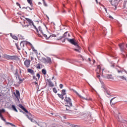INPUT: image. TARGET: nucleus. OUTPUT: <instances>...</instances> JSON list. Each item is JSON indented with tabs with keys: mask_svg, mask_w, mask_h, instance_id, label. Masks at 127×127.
Here are the masks:
<instances>
[{
	"mask_svg": "<svg viewBox=\"0 0 127 127\" xmlns=\"http://www.w3.org/2000/svg\"><path fill=\"white\" fill-rule=\"evenodd\" d=\"M3 58L6 60H12V61H19V58L17 56H9L8 55L4 54L3 55Z\"/></svg>",
	"mask_w": 127,
	"mask_h": 127,
	"instance_id": "obj_1",
	"label": "nucleus"
},
{
	"mask_svg": "<svg viewBox=\"0 0 127 127\" xmlns=\"http://www.w3.org/2000/svg\"><path fill=\"white\" fill-rule=\"evenodd\" d=\"M104 72H107L106 68H102V65L101 64L98 65L96 68V73H97V74H101V73L102 76H104Z\"/></svg>",
	"mask_w": 127,
	"mask_h": 127,
	"instance_id": "obj_2",
	"label": "nucleus"
},
{
	"mask_svg": "<svg viewBox=\"0 0 127 127\" xmlns=\"http://www.w3.org/2000/svg\"><path fill=\"white\" fill-rule=\"evenodd\" d=\"M39 60H41V61H42V62L43 63H45V64H52V61H51V58L49 57H47V58L44 57H39Z\"/></svg>",
	"mask_w": 127,
	"mask_h": 127,
	"instance_id": "obj_3",
	"label": "nucleus"
},
{
	"mask_svg": "<svg viewBox=\"0 0 127 127\" xmlns=\"http://www.w3.org/2000/svg\"><path fill=\"white\" fill-rule=\"evenodd\" d=\"M27 115H26L27 118L28 119V120H30L32 123H34V124H36L38 125V126H39L38 123H37V122L35 121L34 119H32V115L30 113L28 112L27 113Z\"/></svg>",
	"mask_w": 127,
	"mask_h": 127,
	"instance_id": "obj_4",
	"label": "nucleus"
},
{
	"mask_svg": "<svg viewBox=\"0 0 127 127\" xmlns=\"http://www.w3.org/2000/svg\"><path fill=\"white\" fill-rule=\"evenodd\" d=\"M66 40H67L69 43L72 44V45H74V46H76V47H79V45L76 42V40L75 39H69L68 38H67Z\"/></svg>",
	"mask_w": 127,
	"mask_h": 127,
	"instance_id": "obj_5",
	"label": "nucleus"
},
{
	"mask_svg": "<svg viewBox=\"0 0 127 127\" xmlns=\"http://www.w3.org/2000/svg\"><path fill=\"white\" fill-rule=\"evenodd\" d=\"M64 101L67 104V107H72V101H71L70 97H67V96H65Z\"/></svg>",
	"mask_w": 127,
	"mask_h": 127,
	"instance_id": "obj_6",
	"label": "nucleus"
},
{
	"mask_svg": "<svg viewBox=\"0 0 127 127\" xmlns=\"http://www.w3.org/2000/svg\"><path fill=\"white\" fill-rule=\"evenodd\" d=\"M31 61H33L32 64H37V62H36V60L34 59L33 57H31ZM31 61L29 59L26 60L24 62V64H30V62H31Z\"/></svg>",
	"mask_w": 127,
	"mask_h": 127,
	"instance_id": "obj_7",
	"label": "nucleus"
},
{
	"mask_svg": "<svg viewBox=\"0 0 127 127\" xmlns=\"http://www.w3.org/2000/svg\"><path fill=\"white\" fill-rule=\"evenodd\" d=\"M111 67L116 69V70H117L118 73H122V68L121 66L117 65V64H112Z\"/></svg>",
	"mask_w": 127,
	"mask_h": 127,
	"instance_id": "obj_8",
	"label": "nucleus"
},
{
	"mask_svg": "<svg viewBox=\"0 0 127 127\" xmlns=\"http://www.w3.org/2000/svg\"><path fill=\"white\" fill-rule=\"evenodd\" d=\"M31 44L30 43L27 42V41H21L20 44V47L21 48H23L24 47V46H26L27 44Z\"/></svg>",
	"mask_w": 127,
	"mask_h": 127,
	"instance_id": "obj_9",
	"label": "nucleus"
},
{
	"mask_svg": "<svg viewBox=\"0 0 127 127\" xmlns=\"http://www.w3.org/2000/svg\"><path fill=\"white\" fill-rule=\"evenodd\" d=\"M47 84H48L49 87H54V83L51 81V79H47Z\"/></svg>",
	"mask_w": 127,
	"mask_h": 127,
	"instance_id": "obj_10",
	"label": "nucleus"
},
{
	"mask_svg": "<svg viewBox=\"0 0 127 127\" xmlns=\"http://www.w3.org/2000/svg\"><path fill=\"white\" fill-rule=\"evenodd\" d=\"M26 20L27 21L28 24L27 25H25V26H29V25L33 24V21H32V20H31L30 19L28 18H25Z\"/></svg>",
	"mask_w": 127,
	"mask_h": 127,
	"instance_id": "obj_11",
	"label": "nucleus"
},
{
	"mask_svg": "<svg viewBox=\"0 0 127 127\" xmlns=\"http://www.w3.org/2000/svg\"><path fill=\"white\" fill-rule=\"evenodd\" d=\"M119 46L121 49V51L122 52H125V44L124 43H121L119 44Z\"/></svg>",
	"mask_w": 127,
	"mask_h": 127,
	"instance_id": "obj_12",
	"label": "nucleus"
},
{
	"mask_svg": "<svg viewBox=\"0 0 127 127\" xmlns=\"http://www.w3.org/2000/svg\"><path fill=\"white\" fill-rule=\"evenodd\" d=\"M67 33H68V32H65L63 36L59 37V38L58 39V40H61L62 39H63V38H66V37H67Z\"/></svg>",
	"mask_w": 127,
	"mask_h": 127,
	"instance_id": "obj_13",
	"label": "nucleus"
},
{
	"mask_svg": "<svg viewBox=\"0 0 127 127\" xmlns=\"http://www.w3.org/2000/svg\"><path fill=\"white\" fill-rule=\"evenodd\" d=\"M19 107L20 108V109L23 110V111H24V112H25V113H28V111H27V110H26V109H25L24 108V107L23 106H22V105L19 104Z\"/></svg>",
	"mask_w": 127,
	"mask_h": 127,
	"instance_id": "obj_14",
	"label": "nucleus"
},
{
	"mask_svg": "<svg viewBox=\"0 0 127 127\" xmlns=\"http://www.w3.org/2000/svg\"><path fill=\"white\" fill-rule=\"evenodd\" d=\"M15 92L16 94H15V97L16 99H18V98L20 97V93H19V91H18V90H16Z\"/></svg>",
	"mask_w": 127,
	"mask_h": 127,
	"instance_id": "obj_15",
	"label": "nucleus"
},
{
	"mask_svg": "<svg viewBox=\"0 0 127 127\" xmlns=\"http://www.w3.org/2000/svg\"><path fill=\"white\" fill-rule=\"evenodd\" d=\"M14 74L15 75L16 79H17V78H19V74H18V71L17 69H16L14 70Z\"/></svg>",
	"mask_w": 127,
	"mask_h": 127,
	"instance_id": "obj_16",
	"label": "nucleus"
},
{
	"mask_svg": "<svg viewBox=\"0 0 127 127\" xmlns=\"http://www.w3.org/2000/svg\"><path fill=\"white\" fill-rule=\"evenodd\" d=\"M72 91L74 93H75V94H76V95H77V96H78V97H80L81 99H83L84 100H87V99H86V98L83 97L82 96H81V95H80V94H79L78 93L77 91H76V90L72 89Z\"/></svg>",
	"mask_w": 127,
	"mask_h": 127,
	"instance_id": "obj_17",
	"label": "nucleus"
},
{
	"mask_svg": "<svg viewBox=\"0 0 127 127\" xmlns=\"http://www.w3.org/2000/svg\"><path fill=\"white\" fill-rule=\"evenodd\" d=\"M10 36L13 38V39H14L15 40H17L18 38L15 35H14L12 34V33H10Z\"/></svg>",
	"mask_w": 127,
	"mask_h": 127,
	"instance_id": "obj_18",
	"label": "nucleus"
},
{
	"mask_svg": "<svg viewBox=\"0 0 127 127\" xmlns=\"http://www.w3.org/2000/svg\"><path fill=\"white\" fill-rule=\"evenodd\" d=\"M107 79H110L111 80H114V77L112 74H107Z\"/></svg>",
	"mask_w": 127,
	"mask_h": 127,
	"instance_id": "obj_19",
	"label": "nucleus"
},
{
	"mask_svg": "<svg viewBox=\"0 0 127 127\" xmlns=\"http://www.w3.org/2000/svg\"><path fill=\"white\" fill-rule=\"evenodd\" d=\"M28 73H30L31 75H34V71L30 68L28 69Z\"/></svg>",
	"mask_w": 127,
	"mask_h": 127,
	"instance_id": "obj_20",
	"label": "nucleus"
},
{
	"mask_svg": "<svg viewBox=\"0 0 127 127\" xmlns=\"http://www.w3.org/2000/svg\"><path fill=\"white\" fill-rule=\"evenodd\" d=\"M104 92L105 94L107 96V97H110V96H111V93H110V91L108 90V89Z\"/></svg>",
	"mask_w": 127,
	"mask_h": 127,
	"instance_id": "obj_21",
	"label": "nucleus"
},
{
	"mask_svg": "<svg viewBox=\"0 0 127 127\" xmlns=\"http://www.w3.org/2000/svg\"><path fill=\"white\" fill-rule=\"evenodd\" d=\"M118 77V78H120V79H121L122 80H124V81H127V78H126L125 76H119Z\"/></svg>",
	"mask_w": 127,
	"mask_h": 127,
	"instance_id": "obj_22",
	"label": "nucleus"
},
{
	"mask_svg": "<svg viewBox=\"0 0 127 127\" xmlns=\"http://www.w3.org/2000/svg\"><path fill=\"white\" fill-rule=\"evenodd\" d=\"M27 2L30 5H31V7L33 6V4L32 3V0H27Z\"/></svg>",
	"mask_w": 127,
	"mask_h": 127,
	"instance_id": "obj_23",
	"label": "nucleus"
},
{
	"mask_svg": "<svg viewBox=\"0 0 127 127\" xmlns=\"http://www.w3.org/2000/svg\"><path fill=\"white\" fill-rule=\"evenodd\" d=\"M101 88H102L104 89V92L105 91H107V88L106 87V85L103 83H102V86Z\"/></svg>",
	"mask_w": 127,
	"mask_h": 127,
	"instance_id": "obj_24",
	"label": "nucleus"
},
{
	"mask_svg": "<svg viewBox=\"0 0 127 127\" xmlns=\"http://www.w3.org/2000/svg\"><path fill=\"white\" fill-rule=\"evenodd\" d=\"M0 118L2 121H3L5 124L6 123V120L4 118H3V116H2V115L1 114H0Z\"/></svg>",
	"mask_w": 127,
	"mask_h": 127,
	"instance_id": "obj_25",
	"label": "nucleus"
},
{
	"mask_svg": "<svg viewBox=\"0 0 127 127\" xmlns=\"http://www.w3.org/2000/svg\"><path fill=\"white\" fill-rule=\"evenodd\" d=\"M11 108H12V110H13L14 111V112H16V113H17V112H18L17 111V109H16V107H15V106L12 105Z\"/></svg>",
	"mask_w": 127,
	"mask_h": 127,
	"instance_id": "obj_26",
	"label": "nucleus"
},
{
	"mask_svg": "<svg viewBox=\"0 0 127 127\" xmlns=\"http://www.w3.org/2000/svg\"><path fill=\"white\" fill-rule=\"evenodd\" d=\"M59 98H60L62 100H64V95L63 94H59V93L58 94Z\"/></svg>",
	"mask_w": 127,
	"mask_h": 127,
	"instance_id": "obj_27",
	"label": "nucleus"
},
{
	"mask_svg": "<svg viewBox=\"0 0 127 127\" xmlns=\"http://www.w3.org/2000/svg\"><path fill=\"white\" fill-rule=\"evenodd\" d=\"M77 47V49H74V51H76V52H79L80 53V50H81L80 48H81V47H80V46Z\"/></svg>",
	"mask_w": 127,
	"mask_h": 127,
	"instance_id": "obj_28",
	"label": "nucleus"
},
{
	"mask_svg": "<svg viewBox=\"0 0 127 127\" xmlns=\"http://www.w3.org/2000/svg\"><path fill=\"white\" fill-rule=\"evenodd\" d=\"M18 79H19V83L20 84H21V83H22V82H23V80H24V78H20V77L19 76V77H18Z\"/></svg>",
	"mask_w": 127,
	"mask_h": 127,
	"instance_id": "obj_29",
	"label": "nucleus"
},
{
	"mask_svg": "<svg viewBox=\"0 0 127 127\" xmlns=\"http://www.w3.org/2000/svg\"><path fill=\"white\" fill-rule=\"evenodd\" d=\"M119 115H118V122H122V120L123 118L120 116V114L119 113Z\"/></svg>",
	"mask_w": 127,
	"mask_h": 127,
	"instance_id": "obj_30",
	"label": "nucleus"
},
{
	"mask_svg": "<svg viewBox=\"0 0 127 127\" xmlns=\"http://www.w3.org/2000/svg\"><path fill=\"white\" fill-rule=\"evenodd\" d=\"M15 45H16V48H17V49H18V50H21V48L20 46L19 47V46H18V44L15 43Z\"/></svg>",
	"mask_w": 127,
	"mask_h": 127,
	"instance_id": "obj_31",
	"label": "nucleus"
},
{
	"mask_svg": "<svg viewBox=\"0 0 127 127\" xmlns=\"http://www.w3.org/2000/svg\"><path fill=\"white\" fill-rule=\"evenodd\" d=\"M6 125H10L11 127H16L15 125H13L12 123H10L9 122H6Z\"/></svg>",
	"mask_w": 127,
	"mask_h": 127,
	"instance_id": "obj_32",
	"label": "nucleus"
},
{
	"mask_svg": "<svg viewBox=\"0 0 127 127\" xmlns=\"http://www.w3.org/2000/svg\"><path fill=\"white\" fill-rule=\"evenodd\" d=\"M62 94L64 96H65V95L66 94V90L63 89L62 91Z\"/></svg>",
	"mask_w": 127,
	"mask_h": 127,
	"instance_id": "obj_33",
	"label": "nucleus"
},
{
	"mask_svg": "<svg viewBox=\"0 0 127 127\" xmlns=\"http://www.w3.org/2000/svg\"><path fill=\"white\" fill-rule=\"evenodd\" d=\"M38 33H39V31H40L41 33H43V32H42V30H41V26H39L38 27Z\"/></svg>",
	"mask_w": 127,
	"mask_h": 127,
	"instance_id": "obj_34",
	"label": "nucleus"
},
{
	"mask_svg": "<svg viewBox=\"0 0 127 127\" xmlns=\"http://www.w3.org/2000/svg\"><path fill=\"white\" fill-rule=\"evenodd\" d=\"M42 73L44 74V75H46V70L43 69L42 70Z\"/></svg>",
	"mask_w": 127,
	"mask_h": 127,
	"instance_id": "obj_35",
	"label": "nucleus"
},
{
	"mask_svg": "<svg viewBox=\"0 0 127 127\" xmlns=\"http://www.w3.org/2000/svg\"><path fill=\"white\" fill-rule=\"evenodd\" d=\"M53 91L54 93H55V94H57V89H56V88L54 87L53 89Z\"/></svg>",
	"mask_w": 127,
	"mask_h": 127,
	"instance_id": "obj_36",
	"label": "nucleus"
},
{
	"mask_svg": "<svg viewBox=\"0 0 127 127\" xmlns=\"http://www.w3.org/2000/svg\"><path fill=\"white\" fill-rule=\"evenodd\" d=\"M42 34H43L44 37H45L46 39H49V38H50V36L48 38V37H47V35L44 34L43 33H42Z\"/></svg>",
	"mask_w": 127,
	"mask_h": 127,
	"instance_id": "obj_37",
	"label": "nucleus"
},
{
	"mask_svg": "<svg viewBox=\"0 0 127 127\" xmlns=\"http://www.w3.org/2000/svg\"><path fill=\"white\" fill-rule=\"evenodd\" d=\"M32 25H33V26L34 27V28H35V29H36L37 32H38V29L36 27V26H35V25H34V24H32Z\"/></svg>",
	"mask_w": 127,
	"mask_h": 127,
	"instance_id": "obj_38",
	"label": "nucleus"
},
{
	"mask_svg": "<svg viewBox=\"0 0 127 127\" xmlns=\"http://www.w3.org/2000/svg\"><path fill=\"white\" fill-rule=\"evenodd\" d=\"M43 2L44 6H48V5H47V3H46V2H45V1H43Z\"/></svg>",
	"mask_w": 127,
	"mask_h": 127,
	"instance_id": "obj_39",
	"label": "nucleus"
},
{
	"mask_svg": "<svg viewBox=\"0 0 127 127\" xmlns=\"http://www.w3.org/2000/svg\"><path fill=\"white\" fill-rule=\"evenodd\" d=\"M16 5H17V6L19 7L20 8H21V6H20V4H19V3H18V2H17L16 3Z\"/></svg>",
	"mask_w": 127,
	"mask_h": 127,
	"instance_id": "obj_40",
	"label": "nucleus"
},
{
	"mask_svg": "<svg viewBox=\"0 0 127 127\" xmlns=\"http://www.w3.org/2000/svg\"><path fill=\"white\" fill-rule=\"evenodd\" d=\"M114 99H115V98H113L111 99V100H110V104L111 105V106L112 105H114V103H112V102H113V100H114Z\"/></svg>",
	"mask_w": 127,
	"mask_h": 127,
	"instance_id": "obj_41",
	"label": "nucleus"
},
{
	"mask_svg": "<svg viewBox=\"0 0 127 127\" xmlns=\"http://www.w3.org/2000/svg\"><path fill=\"white\" fill-rule=\"evenodd\" d=\"M33 79H34V80H35V81H38V79L36 78V77L35 76H33Z\"/></svg>",
	"mask_w": 127,
	"mask_h": 127,
	"instance_id": "obj_42",
	"label": "nucleus"
},
{
	"mask_svg": "<svg viewBox=\"0 0 127 127\" xmlns=\"http://www.w3.org/2000/svg\"><path fill=\"white\" fill-rule=\"evenodd\" d=\"M5 112V110L4 109H1L0 110V114H1V113H4Z\"/></svg>",
	"mask_w": 127,
	"mask_h": 127,
	"instance_id": "obj_43",
	"label": "nucleus"
},
{
	"mask_svg": "<svg viewBox=\"0 0 127 127\" xmlns=\"http://www.w3.org/2000/svg\"><path fill=\"white\" fill-rule=\"evenodd\" d=\"M30 45H31V48H32V51H35V49L34 48V47H33V46H32V45H31V44H30Z\"/></svg>",
	"mask_w": 127,
	"mask_h": 127,
	"instance_id": "obj_44",
	"label": "nucleus"
},
{
	"mask_svg": "<svg viewBox=\"0 0 127 127\" xmlns=\"http://www.w3.org/2000/svg\"><path fill=\"white\" fill-rule=\"evenodd\" d=\"M36 76L38 77V79L40 78V74L39 73H37Z\"/></svg>",
	"mask_w": 127,
	"mask_h": 127,
	"instance_id": "obj_45",
	"label": "nucleus"
},
{
	"mask_svg": "<svg viewBox=\"0 0 127 127\" xmlns=\"http://www.w3.org/2000/svg\"><path fill=\"white\" fill-rule=\"evenodd\" d=\"M50 36L52 37H57V36L56 34H52Z\"/></svg>",
	"mask_w": 127,
	"mask_h": 127,
	"instance_id": "obj_46",
	"label": "nucleus"
},
{
	"mask_svg": "<svg viewBox=\"0 0 127 127\" xmlns=\"http://www.w3.org/2000/svg\"><path fill=\"white\" fill-rule=\"evenodd\" d=\"M60 89H62V88H63V84H60Z\"/></svg>",
	"mask_w": 127,
	"mask_h": 127,
	"instance_id": "obj_47",
	"label": "nucleus"
},
{
	"mask_svg": "<svg viewBox=\"0 0 127 127\" xmlns=\"http://www.w3.org/2000/svg\"><path fill=\"white\" fill-rule=\"evenodd\" d=\"M33 52H34V53H35V54H38V53H37V50H35Z\"/></svg>",
	"mask_w": 127,
	"mask_h": 127,
	"instance_id": "obj_48",
	"label": "nucleus"
},
{
	"mask_svg": "<svg viewBox=\"0 0 127 127\" xmlns=\"http://www.w3.org/2000/svg\"><path fill=\"white\" fill-rule=\"evenodd\" d=\"M28 7H29V6H27V7H23L22 8L23 9H27V8H28Z\"/></svg>",
	"mask_w": 127,
	"mask_h": 127,
	"instance_id": "obj_49",
	"label": "nucleus"
},
{
	"mask_svg": "<svg viewBox=\"0 0 127 127\" xmlns=\"http://www.w3.org/2000/svg\"><path fill=\"white\" fill-rule=\"evenodd\" d=\"M66 39H67V38H64V40L62 41V42H63H63H65Z\"/></svg>",
	"mask_w": 127,
	"mask_h": 127,
	"instance_id": "obj_50",
	"label": "nucleus"
},
{
	"mask_svg": "<svg viewBox=\"0 0 127 127\" xmlns=\"http://www.w3.org/2000/svg\"><path fill=\"white\" fill-rule=\"evenodd\" d=\"M71 127H77V125H72L71 126Z\"/></svg>",
	"mask_w": 127,
	"mask_h": 127,
	"instance_id": "obj_51",
	"label": "nucleus"
},
{
	"mask_svg": "<svg viewBox=\"0 0 127 127\" xmlns=\"http://www.w3.org/2000/svg\"><path fill=\"white\" fill-rule=\"evenodd\" d=\"M28 8H29L30 10H32V9H33V8H32L30 7H28Z\"/></svg>",
	"mask_w": 127,
	"mask_h": 127,
	"instance_id": "obj_52",
	"label": "nucleus"
},
{
	"mask_svg": "<svg viewBox=\"0 0 127 127\" xmlns=\"http://www.w3.org/2000/svg\"><path fill=\"white\" fill-rule=\"evenodd\" d=\"M97 77L98 78V79H100V78H101V76L100 75H97Z\"/></svg>",
	"mask_w": 127,
	"mask_h": 127,
	"instance_id": "obj_53",
	"label": "nucleus"
},
{
	"mask_svg": "<svg viewBox=\"0 0 127 127\" xmlns=\"http://www.w3.org/2000/svg\"><path fill=\"white\" fill-rule=\"evenodd\" d=\"M69 62V63H71V64H72V63H73V61H72L71 60H70Z\"/></svg>",
	"mask_w": 127,
	"mask_h": 127,
	"instance_id": "obj_54",
	"label": "nucleus"
},
{
	"mask_svg": "<svg viewBox=\"0 0 127 127\" xmlns=\"http://www.w3.org/2000/svg\"><path fill=\"white\" fill-rule=\"evenodd\" d=\"M37 68L38 69H40V65H38Z\"/></svg>",
	"mask_w": 127,
	"mask_h": 127,
	"instance_id": "obj_55",
	"label": "nucleus"
},
{
	"mask_svg": "<svg viewBox=\"0 0 127 127\" xmlns=\"http://www.w3.org/2000/svg\"><path fill=\"white\" fill-rule=\"evenodd\" d=\"M34 84H35V85H38L37 82H36V81L34 82Z\"/></svg>",
	"mask_w": 127,
	"mask_h": 127,
	"instance_id": "obj_56",
	"label": "nucleus"
},
{
	"mask_svg": "<svg viewBox=\"0 0 127 127\" xmlns=\"http://www.w3.org/2000/svg\"><path fill=\"white\" fill-rule=\"evenodd\" d=\"M88 60L89 61V62H91V59L90 58L88 59Z\"/></svg>",
	"mask_w": 127,
	"mask_h": 127,
	"instance_id": "obj_57",
	"label": "nucleus"
},
{
	"mask_svg": "<svg viewBox=\"0 0 127 127\" xmlns=\"http://www.w3.org/2000/svg\"><path fill=\"white\" fill-rule=\"evenodd\" d=\"M25 65L27 67H29V64H26Z\"/></svg>",
	"mask_w": 127,
	"mask_h": 127,
	"instance_id": "obj_58",
	"label": "nucleus"
},
{
	"mask_svg": "<svg viewBox=\"0 0 127 127\" xmlns=\"http://www.w3.org/2000/svg\"><path fill=\"white\" fill-rule=\"evenodd\" d=\"M93 64H95V63H96V61L93 60Z\"/></svg>",
	"mask_w": 127,
	"mask_h": 127,
	"instance_id": "obj_59",
	"label": "nucleus"
},
{
	"mask_svg": "<svg viewBox=\"0 0 127 127\" xmlns=\"http://www.w3.org/2000/svg\"><path fill=\"white\" fill-rule=\"evenodd\" d=\"M38 4H42V3H41V2H38Z\"/></svg>",
	"mask_w": 127,
	"mask_h": 127,
	"instance_id": "obj_60",
	"label": "nucleus"
},
{
	"mask_svg": "<svg viewBox=\"0 0 127 127\" xmlns=\"http://www.w3.org/2000/svg\"><path fill=\"white\" fill-rule=\"evenodd\" d=\"M67 35H68V37H70V33H68V34H67Z\"/></svg>",
	"mask_w": 127,
	"mask_h": 127,
	"instance_id": "obj_61",
	"label": "nucleus"
},
{
	"mask_svg": "<svg viewBox=\"0 0 127 127\" xmlns=\"http://www.w3.org/2000/svg\"><path fill=\"white\" fill-rule=\"evenodd\" d=\"M95 1H96V3H98V0H95Z\"/></svg>",
	"mask_w": 127,
	"mask_h": 127,
	"instance_id": "obj_62",
	"label": "nucleus"
},
{
	"mask_svg": "<svg viewBox=\"0 0 127 127\" xmlns=\"http://www.w3.org/2000/svg\"><path fill=\"white\" fill-rule=\"evenodd\" d=\"M105 8V11L106 12H107V8Z\"/></svg>",
	"mask_w": 127,
	"mask_h": 127,
	"instance_id": "obj_63",
	"label": "nucleus"
},
{
	"mask_svg": "<svg viewBox=\"0 0 127 127\" xmlns=\"http://www.w3.org/2000/svg\"><path fill=\"white\" fill-rule=\"evenodd\" d=\"M38 36H40V34H38Z\"/></svg>",
	"mask_w": 127,
	"mask_h": 127,
	"instance_id": "obj_64",
	"label": "nucleus"
}]
</instances>
